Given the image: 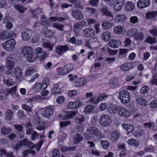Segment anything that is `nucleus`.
I'll return each instance as SVG.
<instances>
[{
	"label": "nucleus",
	"mask_w": 157,
	"mask_h": 157,
	"mask_svg": "<svg viewBox=\"0 0 157 157\" xmlns=\"http://www.w3.org/2000/svg\"><path fill=\"white\" fill-rule=\"evenodd\" d=\"M86 121V117L84 115L79 114L76 117L75 122L76 125V128L79 132H82L83 130V124Z\"/></svg>",
	"instance_id": "nucleus-1"
},
{
	"label": "nucleus",
	"mask_w": 157,
	"mask_h": 157,
	"mask_svg": "<svg viewBox=\"0 0 157 157\" xmlns=\"http://www.w3.org/2000/svg\"><path fill=\"white\" fill-rule=\"evenodd\" d=\"M119 98L123 103H128L130 101V94L126 90H121L119 93Z\"/></svg>",
	"instance_id": "nucleus-2"
},
{
	"label": "nucleus",
	"mask_w": 157,
	"mask_h": 157,
	"mask_svg": "<svg viewBox=\"0 0 157 157\" xmlns=\"http://www.w3.org/2000/svg\"><path fill=\"white\" fill-rule=\"evenodd\" d=\"M16 41L13 38H11L6 42L1 44L2 46L8 51H12L16 44Z\"/></svg>",
	"instance_id": "nucleus-3"
},
{
	"label": "nucleus",
	"mask_w": 157,
	"mask_h": 157,
	"mask_svg": "<svg viewBox=\"0 0 157 157\" xmlns=\"http://www.w3.org/2000/svg\"><path fill=\"white\" fill-rule=\"evenodd\" d=\"M36 71L31 67H28L25 72V75L26 76L29 75H32L31 79L29 81V82H32L35 80L36 79L39 77V75L38 74H35Z\"/></svg>",
	"instance_id": "nucleus-4"
},
{
	"label": "nucleus",
	"mask_w": 157,
	"mask_h": 157,
	"mask_svg": "<svg viewBox=\"0 0 157 157\" xmlns=\"http://www.w3.org/2000/svg\"><path fill=\"white\" fill-rule=\"evenodd\" d=\"M99 122L101 125L107 126L111 123V121L110 117L109 115H104L100 117Z\"/></svg>",
	"instance_id": "nucleus-5"
},
{
	"label": "nucleus",
	"mask_w": 157,
	"mask_h": 157,
	"mask_svg": "<svg viewBox=\"0 0 157 157\" xmlns=\"http://www.w3.org/2000/svg\"><path fill=\"white\" fill-rule=\"evenodd\" d=\"M87 134L90 135H93L100 138L101 137V134L98 129L94 127L88 128L86 131Z\"/></svg>",
	"instance_id": "nucleus-6"
},
{
	"label": "nucleus",
	"mask_w": 157,
	"mask_h": 157,
	"mask_svg": "<svg viewBox=\"0 0 157 157\" xmlns=\"http://www.w3.org/2000/svg\"><path fill=\"white\" fill-rule=\"evenodd\" d=\"M73 68V67L72 64H67L59 70L58 72L59 74L60 75L66 74L71 71Z\"/></svg>",
	"instance_id": "nucleus-7"
},
{
	"label": "nucleus",
	"mask_w": 157,
	"mask_h": 157,
	"mask_svg": "<svg viewBox=\"0 0 157 157\" xmlns=\"http://www.w3.org/2000/svg\"><path fill=\"white\" fill-rule=\"evenodd\" d=\"M53 112L54 110L52 106H47L42 113V115L44 117L48 118L52 115Z\"/></svg>",
	"instance_id": "nucleus-8"
},
{
	"label": "nucleus",
	"mask_w": 157,
	"mask_h": 157,
	"mask_svg": "<svg viewBox=\"0 0 157 157\" xmlns=\"http://www.w3.org/2000/svg\"><path fill=\"white\" fill-rule=\"evenodd\" d=\"M118 112L121 116L124 117H128L131 115V113L129 111L122 106L118 107Z\"/></svg>",
	"instance_id": "nucleus-9"
},
{
	"label": "nucleus",
	"mask_w": 157,
	"mask_h": 157,
	"mask_svg": "<svg viewBox=\"0 0 157 157\" xmlns=\"http://www.w3.org/2000/svg\"><path fill=\"white\" fill-rule=\"evenodd\" d=\"M33 31L32 30L25 29L24 30L22 33V39L25 40H29L32 36Z\"/></svg>",
	"instance_id": "nucleus-10"
},
{
	"label": "nucleus",
	"mask_w": 157,
	"mask_h": 157,
	"mask_svg": "<svg viewBox=\"0 0 157 157\" xmlns=\"http://www.w3.org/2000/svg\"><path fill=\"white\" fill-rule=\"evenodd\" d=\"M83 33L85 36L88 38L94 37L95 34L94 30L91 28H86L84 29Z\"/></svg>",
	"instance_id": "nucleus-11"
},
{
	"label": "nucleus",
	"mask_w": 157,
	"mask_h": 157,
	"mask_svg": "<svg viewBox=\"0 0 157 157\" xmlns=\"http://www.w3.org/2000/svg\"><path fill=\"white\" fill-rule=\"evenodd\" d=\"M150 0H139L137 3L138 7L140 9L145 8L150 6Z\"/></svg>",
	"instance_id": "nucleus-12"
},
{
	"label": "nucleus",
	"mask_w": 157,
	"mask_h": 157,
	"mask_svg": "<svg viewBox=\"0 0 157 157\" xmlns=\"http://www.w3.org/2000/svg\"><path fill=\"white\" fill-rule=\"evenodd\" d=\"M71 15L73 17L79 20H82L83 17V14L82 11L78 10H72Z\"/></svg>",
	"instance_id": "nucleus-13"
},
{
	"label": "nucleus",
	"mask_w": 157,
	"mask_h": 157,
	"mask_svg": "<svg viewBox=\"0 0 157 157\" xmlns=\"http://www.w3.org/2000/svg\"><path fill=\"white\" fill-rule=\"evenodd\" d=\"M69 47L67 45L59 46L56 50V52L59 55H61L69 50Z\"/></svg>",
	"instance_id": "nucleus-14"
},
{
	"label": "nucleus",
	"mask_w": 157,
	"mask_h": 157,
	"mask_svg": "<svg viewBox=\"0 0 157 157\" xmlns=\"http://www.w3.org/2000/svg\"><path fill=\"white\" fill-rule=\"evenodd\" d=\"M81 103L78 101L75 102H70L67 104L68 109H75L78 108L81 105Z\"/></svg>",
	"instance_id": "nucleus-15"
},
{
	"label": "nucleus",
	"mask_w": 157,
	"mask_h": 157,
	"mask_svg": "<svg viewBox=\"0 0 157 157\" xmlns=\"http://www.w3.org/2000/svg\"><path fill=\"white\" fill-rule=\"evenodd\" d=\"M51 93L53 95H56L61 93V89L58 83H56L53 84Z\"/></svg>",
	"instance_id": "nucleus-16"
},
{
	"label": "nucleus",
	"mask_w": 157,
	"mask_h": 157,
	"mask_svg": "<svg viewBox=\"0 0 157 157\" xmlns=\"http://www.w3.org/2000/svg\"><path fill=\"white\" fill-rule=\"evenodd\" d=\"M134 63H125L120 67V69L122 71H127L133 67Z\"/></svg>",
	"instance_id": "nucleus-17"
},
{
	"label": "nucleus",
	"mask_w": 157,
	"mask_h": 157,
	"mask_svg": "<svg viewBox=\"0 0 157 157\" xmlns=\"http://www.w3.org/2000/svg\"><path fill=\"white\" fill-rule=\"evenodd\" d=\"M122 126L127 131L128 133H132L134 130V127L133 125L131 124H127L124 123L122 124Z\"/></svg>",
	"instance_id": "nucleus-18"
},
{
	"label": "nucleus",
	"mask_w": 157,
	"mask_h": 157,
	"mask_svg": "<svg viewBox=\"0 0 157 157\" xmlns=\"http://www.w3.org/2000/svg\"><path fill=\"white\" fill-rule=\"evenodd\" d=\"M124 4V0H117L116 4L114 7V10L116 11L120 10Z\"/></svg>",
	"instance_id": "nucleus-19"
},
{
	"label": "nucleus",
	"mask_w": 157,
	"mask_h": 157,
	"mask_svg": "<svg viewBox=\"0 0 157 157\" xmlns=\"http://www.w3.org/2000/svg\"><path fill=\"white\" fill-rule=\"evenodd\" d=\"M87 82V79L84 78H81L74 82V84L77 86H80L86 84Z\"/></svg>",
	"instance_id": "nucleus-20"
},
{
	"label": "nucleus",
	"mask_w": 157,
	"mask_h": 157,
	"mask_svg": "<svg viewBox=\"0 0 157 157\" xmlns=\"http://www.w3.org/2000/svg\"><path fill=\"white\" fill-rule=\"evenodd\" d=\"M6 59L7 60L6 65V68L11 69L13 67L14 65L13 58L11 57H8Z\"/></svg>",
	"instance_id": "nucleus-21"
},
{
	"label": "nucleus",
	"mask_w": 157,
	"mask_h": 157,
	"mask_svg": "<svg viewBox=\"0 0 157 157\" xmlns=\"http://www.w3.org/2000/svg\"><path fill=\"white\" fill-rule=\"evenodd\" d=\"M120 136L119 133L117 131H114L110 134V139L112 142L117 141Z\"/></svg>",
	"instance_id": "nucleus-22"
},
{
	"label": "nucleus",
	"mask_w": 157,
	"mask_h": 157,
	"mask_svg": "<svg viewBox=\"0 0 157 157\" xmlns=\"http://www.w3.org/2000/svg\"><path fill=\"white\" fill-rule=\"evenodd\" d=\"M33 48L28 47H26L25 48H22L21 50L22 53L25 56H28L33 52Z\"/></svg>",
	"instance_id": "nucleus-23"
},
{
	"label": "nucleus",
	"mask_w": 157,
	"mask_h": 157,
	"mask_svg": "<svg viewBox=\"0 0 157 157\" xmlns=\"http://www.w3.org/2000/svg\"><path fill=\"white\" fill-rule=\"evenodd\" d=\"M14 74L16 78L20 79L22 76V70L19 67H16L14 70Z\"/></svg>",
	"instance_id": "nucleus-24"
},
{
	"label": "nucleus",
	"mask_w": 157,
	"mask_h": 157,
	"mask_svg": "<svg viewBox=\"0 0 157 157\" xmlns=\"http://www.w3.org/2000/svg\"><path fill=\"white\" fill-rule=\"evenodd\" d=\"M120 45V43L119 40H116L112 39L108 43L109 46L113 48H117Z\"/></svg>",
	"instance_id": "nucleus-25"
},
{
	"label": "nucleus",
	"mask_w": 157,
	"mask_h": 157,
	"mask_svg": "<svg viewBox=\"0 0 157 157\" xmlns=\"http://www.w3.org/2000/svg\"><path fill=\"white\" fill-rule=\"evenodd\" d=\"M101 37L104 41L107 42L109 41L111 38L110 33L108 31L104 32L101 35Z\"/></svg>",
	"instance_id": "nucleus-26"
},
{
	"label": "nucleus",
	"mask_w": 157,
	"mask_h": 157,
	"mask_svg": "<svg viewBox=\"0 0 157 157\" xmlns=\"http://www.w3.org/2000/svg\"><path fill=\"white\" fill-rule=\"evenodd\" d=\"M20 142L22 146L27 145L30 148H33L34 147L33 144L32 142H30L27 138H25Z\"/></svg>",
	"instance_id": "nucleus-27"
},
{
	"label": "nucleus",
	"mask_w": 157,
	"mask_h": 157,
	"mask_svg": "<svg viewBox=\"0 0 157 157\" xmlns=\"http://www.w3.org/2000/svg\"><path fill=\"white\" fill-rule=\"evenodd\" d=\"M134 7V4L131 2H128L125 4V9L128 11H132L133 10Z\"/></svg>",
	"instance_id": "nucleus-28"
},
{
	"label": "nucleus",
	"mask_w": 157,
	"mask_h": 157,
	"mask_svg": "<svg viewBox=\"0 0 157 157\" xmlns=\"http://www.w3.org/2000/svg\"><path fill=\"white\" fill-rule=\"evenodd\" d=\"M127 143L131 146L137 147L139 145L138 141L134 139L131 138L129 139L127 141Z\"/></svg>",
	"instance_id": "nucleus-29"
},
{
	"label": "nucleus",
	"mask_w": 157,
	"mask_h": 157,
	"mask_svg": "<svg viewBox=\"0 0 157 157\" xmlns=\"http://www.w3.org/2000/svg\"><path fill=\"white\" fill-rule=\"evenodd\" d=\"M44 48L47 49L49 51H52L53 49L54 44L50 42H44L43 44Z\"/></svg>",
	"instance_id": "nucleus-30"
},
{
	"label": "nucleus",
	"mask_w": 157,
	"mask_h": 157,
	"mask_svg": "<svg viewBox=\"0 0 157 157\" xmlns=\"http://www.w3.org/2000/svg\"><path fill=\"white\" fill-rule=\"evenodd\" d=\"M74 142L76 143H78L83 140V137L81 134L77 133L73 137Z\"/></svg>",
	"instance_id": "nucleus-31"
},
{
	"label": "nucleus",
	"mask_w": 157,
	"mask_h": 157,
	"mask_svg": "<svg viewBox=\"0 0 157 157\" xmlns=\"http://www.w3.org/2000/svg\"><path fill=\"white\" fill-rule=\"evenodd\" d=\"M118 108L117 106L115 104L110 103L109 106V110L111 113H116L118 111Z\"/></svg>",
	"instance_id": "nucleus-32"
},
{
	"label": "nucleus",
	"mask_w": 157,
	"mask_h": 157,
	"mask_svg": "<svg viewBox=\"0 0 157 157\" xmlns=\"http://www.w3.org/2000/svg\"><path fill=\"white\" fill-rule=\"evenodd\" d=\"M126 20V17L123 15H117L115 17V20L117 22H123Z\"/></svg>",
	"instance_id": "nucleus-33"
},
{
	"label": "nucleus",
	"mask_w": 157,
	"mask_h": 157,
	"mask_svg": "<svg viewBox=\"0 0 157 157\" xmlns=\"http://www.w3.org/2000/svg\"><path fill=\"white\" fill-rule=\"evenodd\" d=\"M13 113L10 109L7 110L5 113V117L7 121H10L13 118Z\"/></svg>",
	"instance_id": "nucleus-34"
},
{
	"label": "nucleus",
	"mask_w": 157,
	"mask_h": 157,
	"mask_svg": "<svg viewBox=\"0 0 157 157\" xmlns=\"http://www.w3.org/2000/svg\"><path fill=\"white\" fill-rule=\"evenodd\" d=\"M134 38L136 40H143L144 38V35L142 32H138L137 30Z\"/></svg>",
	"instance_id": "nucleus-35"
},
{
	"label": "nucleus",
	"mask_w": 157,
	"mask_h": 157,
	"mask_svg": "<svg viewBox=\"0 0 157 157\" xmlns=\"http://www.w3.org/2000/svg\"><path fill=\"white\" fill-rule=\"evenodd\" d=\"M156 16H157V11H152L147 13L145 17L147 19H149L154 17Z\"/></svg>",
	"instance_id": "nucleus-36"
},
{
	"label": "nucleus",
	"mask_w": 157,
	"mask_h": 157,
	"mask_svg": "<svg viewBox=\"0 0 157 157\" xmlns=\"http://www.w3.org/2000/svg\"><path fill=\"white\" fill-rule=\"evenodd\" d=\"M94 107L91 105H88L84 108V112L85 114H87L91 112L94 110Z\"/></svg>",
	"instance_id": "nucleus-37"
},
{
	"label": "nucleus",
	"mask_w": 157,
	"mask_h": 157,
	"mask_svg": "<svg viewBox=\"0 0 157 157\" xmlns=\"http://www.w3.org/2000/svg\"><path fill=\"white\" fill-rule=\"evenodd\" d=\"M123 30V28L121 26H115L113 28L114 33L118 34L121 33Z\"/></svg>",
	"instance_id": "nucleus-38"
},
{
	"label": "nucleus",
	"mask_w": 157,
	"mask_h": 157,
	"mask_svg": "<svg viewBox=\"0 0 157 157\" xmlns=\"http://www.w3.org/2000/svg\"><path fill=\"white\" fill-rule=\"evenodd\" d=\"M52 26L54 28H56L60 31L63 30V28L64 27V25L58 22L53 23L52 24Z\"/></svg>",
	"instance_id": "nucleus-39"
},
{
	"label": "nucleus",
	"mask_w": 157,
	"mask_h": 157,
	"mask_svg": "<svg viewBox=\"0 0 157 157\" xmlns=\"http://www.w3.org/2000/svg\"><path fill=\"white\" fill-rule=\"evenodd\" d=\"M112 23L109 22H103L102 24V26L103 29L105 30L109 29L112 26Z\"/></svg>",
	"instance_id": "nucleus-40"
},
{
	"label": "nucleus",
	"mask_w": 157,
	"mask_h": 157,
	"mask_svg": "<svg viewBox=\"0 0 157 157\" xmlns=\"http://www.w3.org/2000/svg\"><path fill=\"white\" fill-rule=\"evenodd\" d=\"M35 54L33 53L27 56V60L29 62L32 63L35 61Z\"/></svg>",
	"instance_id": "nucleus-41"
},
{
	"label": "nucleus",
	"mask_w": 157,
	"mask_h": 157,
	"mask_svg": "<svg viewBox=\"0 0 157 157\" xmlns=\"http://www.w3.org/2000/svg\"><path fill=\"white\" fill-rule=\"evenodd\" d=\"M101 11L104 15H105L107 16L111 17L112 18L113 17V15H112L111 13L109 12L106 8H103L101 9Z\"/></svg>",
	"instance_id": "nucleus-42"
},
{
	"label": "nucleus",
	"mask_w": 157,
	"mask_h": 157,
	"mask_svg": "<svg viewBox=\"0 0 157 157\" xmlns=\"http://www.w3.org/2000/svg\"><path fill=\"white\" fill-rule=\"evenodd\" d=\"M137 31L136 29H131L128 31L127 34L129 36L133 37L134 38Z\"/></svg>",
	"instance_id": "nucleus-43"
},
{
	"label": "nucleus",
	"mask_w": 157,
	"mask_h": 157,
	"mask_svg": "<svg viewBox=\"0 0 157 157\" xmlns=\"http://www.w3.org/2000/svg\"><path fill=\"white\" fill-rule=\"evenodd\" d=\"M14 126L15 128V129L18 132L22 133L23 132L24 127L21 125L14 124Z\"/></svg>",
	"instance_id": "nucleus-44"
},
{
	"label": "nucleus",
	"mask_w": 157,
	"mask_h": 157,
	"mask_svg": "<svg viewBox=\"0 0 157 157\" xmlns=\"http://www.w3.org/2000/svg\"><path fill=\"white\" fill-rule=\"evenodd\" d=\"M136 101L139 104L145 106L146 105V101L143 98H139L136 99Z\"/></svg>",
	"instance_id": "nucleus-45"
},
{
	"label": "nucleus",
	"mask_w": 157,
	"mask_h": 157,
	"mask_svg": "<svg viewBox=\"0 0 157 157\" xmlns=\"http://www.w3.org/2000/svg\"><path fill=\"white\" fill-rule=\"evenodd\" d=\"M41 10L39 9L34 10L32 13V16L35 18H37L39 14L41 13Z\"/></svg>",
	"instance_id": "nucleus-46"
},
{
	"label": "nucleus",
	"mask_w": 157,
	"mask_h": 157,
	"mask_svg": "<svg viewBox=\"0 0 157 157\" xmlns=\"http://www.w3.org/2000/svg\"><path fill=\"white\" fill-rule=\"evenodd\" d=\"M11 132V128L9 127H4L1 129L2 134L5 135L9 134Z\"/></svg>",
	"instance_id": "nucleus-47"
},
{
	"label": "nucleus",
	"mask_w": 157,
	"mask_h": 157,
	"mask_svg": "<svg viewBox=\"0 0 157 157\" xmlns=\"http://www.w3.org/2000/svg\"><path fill=\"white\" fill-rule=\"evenodd\" d=\"M151 84L152 85L157 86V73H155L152 77V80L151 81Z\"/></svg>",
	"instance_id": "nucleus-48"
},
{
	"label": "nucleus",
	"mask_w": 157,
	"mask_h": 157,
	"mask_svg": "<svg viewBox=\"0 0 157 157\" xmlns=\"http://www.w3.org/2000/svg\"><path fill=\"white\" fill-rule=\"evenodd\" d=\"M144 133L142 130H136L133 133V135L135 137H139L144 135Z\"/></svg>",
	"instance_id": "nucleus-49"
},
{
	"label": "nucleus",
	"mask_w": 157,
	"mask_h": 157,
	"mask_svg": "<svg viewBox=\"0 0 157 157\" xmlns=\"http://www.w3.org/2000/svg\"><path fill=\"white\" fill-rule=\"evenodd\" d=\"M146 40L150 44H154L157 43L156 38L151 36H149Z\"/></svg>",
	"instance_id": "nucleus-50"
},
{
	"label": "nucleus",
	"mask_w": 157,
	"mask_h": 157,
	"mask_svg": "<svg viewBox=\"0 0 157 157\" xmlns=\"http://www.w3.org/2000/svg\"><path fill=\"white\" fill-rule=\"evenodd\" d=\"M71 123V121H61L60 123V126L61 128H63L66 126L69 125Z\"/></svg>",
	"instance_id": "nucleus-51"
},
{
	"label": "nucleus",
	"mask_w": 157,
	"mask_h": 157,
	"mask_svg": "<svg viewBox=\"0 0 157 157\" xmlns=\"http://www.w3.org/2000/svg\"><path fill=\"white\" fill-rule=\"evenodd\" d=\"M17 86H15L12 87L11 88L7 90L6 91L7 94H13L16 93V89Z\"/></svg>",
	"instance_id": "nucleus-52"
},
{
	"label": "nucleus",
	"mask_w": 157,
	"mask_h": 157,
	"mask_svg": "<svg viewBox=\"0 0 157 157\" xmlns=\"http://www.w3.org/2000/svg\"><path fill=\"white\" fill-rule=\"evenodd\" d=\"M101 143L102 147L105 149H107L109 146V142L106 140L101 141Z\"/></svg>",
	"instance_id": "nucleus-53"
},
{
	"label": "nucleus",
	"mask_w": 157,
	"mask_h": 157,
	"mask_svg": "<svg viewBox=\"0 0 157 157\" xmlns=\"http://www.w3.org/2000/svg\"><path fill=\"white\" fill-rule=\"evenodd\" d=\"M4 33V32H3L2 34H3ZM16 35L15 33H13L12 31H10L8 33L7 36H3V35L2 36L5 38H6L8 37H12V38H13L15 37Z\"/></svg>",
	"instance_id": "nucleus-54"
},
{
	"label": "nucleus",
	"mask_w": 157,
	"mask_h": 157,
	"mask_svg": "<svg viewBox=\"0 0 157 157\" xmlns=\"http://www.w3.org/2000/svg\"><path fill=\"white\" fill-rule=\"evenodd\" d=\"M108 97L107 95L104 94H99L98 97V100H99V102H100L101 101L105 100L108 98Z\"/></svg>",
	"instance_id": "nucleus-55"
},
{
	"label": "nucleus",
	"mask_w": 157,
	"mask_h": 157,
	"mask_svg": "<svg viewBox=\"0 0 157 157\" xmlns=\"http://www.w3.org/2000/svg\"><path fill=\"white\" fill-rule=\"evenodd\" d=\"M48 54L46 52H44L43 54L39 57V59L40 61L45 60L46 58L48 57Z\"/></svg>",
	"instance_id": "nucleus-56"
},
{
	"label": "nucleus",
	"mask_w": 157,
	"mask_h": 157,
	"mask_svg": "<svg viewBox=\"0 0 157 157\" xmlns=\"http://www.w3.org/2000/svg\"><path fill=\"white\" fill-rule=\"evenodd\" d=\"M53 31L52 30H48L45 32V36L48 38H49L53 36Z\"/></svg>",
	"instance_id": "nucleus-57"
},
{
	"label": "nucleus",
	"mask_w": 157,
	"mask_h": 157,
	"mask_svg": "<svg viewBox=\"0 0 157 157\" xmlns=\"http://www.w3.org/2000/svg\"><path fill=\"white\" fill-rule=\"evenodd\" d=\"M15 8L20 12L21 13H23L25 9L24 7L20 5H16L15 6Z\"/></svg>",
	"instance_id": "nucleus-58"
},
{
	"label": "nucleus",
	"mask_w": 157,
	"mask_h": 157,
	"mask_svg": "<svg viewBox=\"0 0 157 157\" xmlns=\"http://www.w3.org/2000/svg\"><path fill=\"white\" fill-rule=\"evenodd\" d=\"M52 154V157H59L60 155L59 151L57 149L54 150Z\"/></svg>",
	"instance_id": "nucleus-59"
},
{
	"label": "nucleus",
	"mask_w": 157,
	"mask_h": 157,
	"mask_svg": "<svg viewBox=\"0 0 157 157\" xmlns=\"http://www.w3.org/2000/svg\"><path fill=\"white\" fill-rule=\"evenodd\" d=\"M45 80L46 82L44 83L42 85L41 84V89L42 90L45 89L49 85L48 79V78H45Z\"/></svg>",
	"instance_id": "nucleus-60"
},
{
	"label": "nucleus",
	"mask_w": 157,
	"mask_h": 157,
	"mask_svg": "<svg viewBox=\"0 0 157 157\" xmlns=\"http://www.w3.org/2000/svg\"><path fill=\"white\" fill-rule=\"evenodd\" d=\"M130 22L133 24L137 22L138 18L136 16H132L130 18Z\"/></svg>",
	"instance_id": "nucleus-61"
},
{
	"label": "nucleus",
	"mask_w": 157,
	"mask_h": 157,
	"mask_svg": "<svg viewBox=\"0 0 157 157\" xmlns=\"http://www.w3.org/2000/svg\"><path fill=\"white\" fill-rule=\"evenodd\" d=\"M145 127L146 128H149L150 129L153 130L154 128V126L151 123H145L144 124Z\"/></svg>",
	"instance_id": "nucleus-62"
},
{
	"label": "nucleus",
	"mask_w": 157,
	"mask_h": 157,
	"mask_svg": "<svg viewBox=\"0 0 157 157\" xmlns=\"http://www.w3.org/2000/svg\"><path fill=\"white\" fill-rule=\"evenodd\" d=\"M89 100L90 103L94 104H96L99 102V100H98V97L97 98L96 97L90 98Z\"/></svg>",
	"instance_id": "nucleus-63"
},
{
	"label": "nucleus",
	"mask_w": 157,
	"mask_h": 157,
	"mask_svg": "<svg viewBox=\"0 0 157 157\" xmlns=\"http://www.w3.org/2000/svg\"><path fill=\"white\" fill-rule=\"evenodd\" d=\"M33 89L38 90L41 89V84L40 83H37L33 86Z\"/></svg>",
	"instance_id": "nucleus-64"
}]
</instances>
